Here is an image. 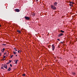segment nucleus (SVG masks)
I'll return each instance as SVG.
<instances>
[{"label":"nucleus","instance_id":"nucleus-33","mask_svg":"<svg viewBox=\"0 0 77 77\" xmlns=\"http://www.w3.org/2000/svg\"><path fill=\"white\" fill-rule=\"evenodd\" d=\"M16 56H17V55H16Z\"/></svg>","mask_w":77,"mask_h":77},{"label":"nucleus","instance_id":"nucleus-34","mask_svg":"<svg viewBox=\"0 0 77 77\" xmlns=\"http://www.w3.org/2000/svg\"><path fill=\"white\" fill-rule=\"evenodd\" d=\"M6 56H8V55H6Z\"/></svg>","mask_w":77,"mask_h":77},{"label":"nucleus","instance_id":"nucleus-25","mask_svg":"<svg viewBox=\"0 0 77 77\" xmlns=\"http://www.w3.org/2000/svg\"><path fill=\"white\" fill-rule=\"evenodd\" d=\"M10 66H11V67H12V64H10Z\"/></svg>","mask_w":77,"mask_h":77},{"label":"nucleus","instance_id":"nucleus-15","mask_svg":"<svg viewBox=\"0 0 77 77\" xmlns=\"http://www.w3.org/2000/svg\"><path fill=\"white\" fill-rule=\"evenodd\" d=\"M69 5L70 6H72V5L71 4H69Z\"/></svg>","mask_w":77,"mask_h":77},{"label":"nucleus","instance_id":"nucleus-18","mask_svg":"<svg viewBox=\"0 0 77 77\" xmlns=\"http://www.w3.org/2000/svg\"><path fill=\"white\" fill-rule=\"evenodd\" d=\"M9 63H10V62H8L7 63H6L7 65H8Z\"/></svg>","mask_w":77,"mask_h":77},{"label":"nucleus","instance_id":"nucleus-5","mask_svg":"<svg viewBox=\"0 0 77 77\" xmlns=\"http://www.w3.org/2000/svg\"><path fill=\"white\" fill-rule=\"evenodd\" d=\"M15 11L16 12H20V11L19 9H16L15 10Z\"/></svg>","mask_w":77,"mask_h":77},{"label":"nucleus","instance_id":"nucleus-32","mask_svg":"<svg viewBox=\"0 0 77 77\" xmlns=\"http://www.w3.org/2000/svg\"><path fill=\"white\" fill-rule=\"evenodd\" d=\"M4 54H5V55H6V54L5 53H4Z\"/></svg>","mask_w":77,"mask_h":77},{"label":"nucleus","instance_id":"nucleus-10","mask_svg":"<svg viewBox=\"0 0 77 77\" xmlns=\"http://www.w3.org/2000/svg\"><path fill=\"white\" fill-rule=\"evenodd\" d=\"M69 3H70V4H72V5H73L74 4V3L72 2H69Z\"/></svg>","mask_w":77,"mask_h":77},{"label":"nucleus","instance_id":"nucleus-3","mask_svg":"<svg viewBox=\"0 0 77 77\" xmlns=\"http://www.w3.org/2000/svg\"><path fill=\"white\" fill-rule=\"evenodd\" d=\"M25 18L26 20H30V17L27 16L25 17Z\"/></svg>","mask_w":77,"mask_h":77},{"label":"nucleus","instance_id":"nucleus-23","mask_svg":"<svg viewBox=\"0 0 77 77\" xmlns=\"http://www.w3.org/2000/svg\"><path fill=\"white\" fill-rule=\"evenodd\" d=\"M20 52H21V51H18V53H20Z\"/></svg>","mask_w":77,"mask_h":77},{"label":"nucleus","instance_id":"nucleus-17","mask_svg":"<svg viewBox=\"0 0 77 77\" xmlns=\"http://www.w3.org/2000/svg\"><path fill=\"white\" fill-rule=\"evenodd\" d=\"M14 49L15 50V51H17V49L15 48H14Z\"/></svg>","mask_w":77,"mask_h":77},{"label":"nucleus","instance_id":"nucleus-22","mask_svg":"<svg viewBox=\"0 0 77 77\" xmlns=\"http://www.w3.org/2000/svg\"><path fill=\"white\" fill-rule=\"evenodd\" d=\"M6 57V56H3V59H5V58Z\"/></svg>","mask_w":77,"mask_h":77},{"label":"nucleus","instance_id":"nucleus-29","mask_svg":"<svg viewBox=\"0 0 77 77\" xmlns=\"http://www.w3.org/2000/svg\"><path fill=\"white\" fill-rule=\"evenodd\" d=\"M4 67H1V69H3Z\"/></svg>","mask_w":77,"mask_h":77},{"label":"nucleus","instance_id":"nucleus-8","mask_svg":"<svg viewBox=\"0 0 77 77\" xmlns=\"http://www.w3.org/2000/svg\"><path fill=\"white\" fill-rule=\"evenodd\" d=\"M57 2H55L54 3V6H57Z\"/></svg>","mask_w":77,"mask_h":77},{"label":"nucleus","instance_id":"nucleus-26","mask_svg":"<svg viewBox=\"0 0 77 77\" xmlns=\"http://www.w3.org/2000/svg\"><path fill=\"white\" fill-rule=\"evenodd\" d=\"M9 62H10V63H11V62H12V60H9Z\"/></svg>","mask_w":77,"mask_h":77},{"label":"nucleus","instance_id":"nucleus-11","mask_svg":"<svg viewBox=\"0 0 77 77\" xmlns=\"http://www.w3.org/2000/svg\"><path fill=\"white\" fill-rule=\"evenodd\" d=\"M17 32H18V33H21V31L19 30H17Z\"/></svg>","mask_w":77,"mask_h":77},{"label":"nucleus","instance_id":"nucleus-16","mask_svg":"<svg viewBox=\"0 0 77 77\" xmlns=\"http://www.w3.org/2000/svg\"><path fill=\"white\" fill-rule=\"evenodd\" d=\"M72 74H73V75H75V73H72Z\"/></svg>","mask_w":77,"mask_h":77},{"label":"nucleus","instance_id":"nucleus-35","mask_svg":"<svg viewBox=\"0 0 77 77\" xmlns=\"http://www.w3.org/2000/svg\"><path fill=\"white\" fill-rule=\"evenodd\" d=\"M4 60H5V59H4Z\"/></svg>","mask_w":77,"mask_h":77},{"label":"nucleus","instance_id":"nucleus-24","mask_svg":"<svg viewBox=\"0 0 77 77\" xmlns=\"http://www.w3.org/2000/svg\"><path fill=\"white\" fill-rule=\"evenodd\" d=\"M57 40H58V41H60V39L58 38L57 39Z\"/></svg>","mask_w":77,"mask_h":77},{"label":"nucleus","instance_id":"nucleus-19","mask_svg":"<svg viewBox=\"0 0 77 77\" xmlns=\"http://www.w3.org/2000/svg\"><path fill=\"white\" fill-rule=\"evenodd\" d=\"M22 75L23 76H26V75H25V74H23Z\"/></svg>","mask_w":77,"mask_h":77},{"label":"nucleus","instance_id":"nucleus-20","mask_svg":"<svg viewBox=\"0 0 77 77\" xmlns=\"http://www.w3.org/2000/svg\"><path fill=\"white\" fill-rule=\"evenodd\" d=\"M13 53H14V54H16V52L14 51Z\"/></svg>","mask_w":77,"mask_h":77},{"label":"nucleus","instance_id":"nucleus-21","mask_svg":"<svg viewBox=\"0 0 77 77\" xmlns=\"http://www.w3.org/2000/svg\"><path fill=\"white\" fill-rule=\"evenodd\" d=\"M12 57H13V55H11V57H10V58H12Z\"/></svg>","mask_w":77,"mask_h":77},{"label":"nucleus","instance_id":"nucleus-28","mask_svg":"<svg viewBox=\"0 0 77 77\" xmlns=\"http://www.w3.org/2000/svg\"><path fill=\"white\" fill-rule=\"evenodd\" d=\"M36 2H38V0H35Z\"/></svg>","mask_w":77,"mask_h":77},{"label":"nucleus","instance_id":"nucleus-30","mask_svg":"<svg viewBox=\"0 0 77 77\" xmlns=\"http://www.w3.org/2000/svg\"><path fill=\"white\" fill-rule=\"evenodd\" d=\"M3 45H6V44H3Z\"/></svg>","mask_w":77,"mask_h":77},{"label":"nucleus","instance_id":"nucleus-2","mask_svg":"<svg viewBox=\"0 0 77 77\" xmlns=\"http://www.w3.org/2000/svg\"><path fill=\"white\" fill-rule=\"evenodd\" d=\"M52 48L53 51L54 50V48H55V46H54V44L52 45Z\"/></svg>","mask_w":77,"mask_h":77},{"label":"nucleus","instance_id":"nucleus-13","mask_svg":"<svg viewBox=\"0 0 77 77\" xmlns=\"http://www.w3.org/2000/svg\"><path fill=\"white\" fill-rule=\"evenodd\" d=\"M60 32H61V33H64V32H64V31H63L62 30H60Z\"/></svg>","mask_w":77,"mask_h":77},{"label":"nucleus","instance_id":"nucleus-7","mask_svg":"<svg viewBox=\"0 0 77 77\" xmlns=\"http://www.w3.org/2000/svg\"><path fill=\"white\" fill-rule=\"evenodd\" d=\"M4 66L5 68H6V69H7L8 68H7V65L6 64H5L4 65Z\"/></svg>","mask_w":77,"mask_h":77},{"label":"nucleus","instance_id":"nucleus-1","mask_svg":"<svg viewBox=\"0 0 77 77\" xmlns=\"http://www.w3.org/2000/svg\"><path fill=\"white\" fill-rule=\"evenodd\" d=\"M51 8L52 10H56V9L57 8L55 6L53 5H51Z\"/></svg>","mask_w":77,"mask_h":77},{"label":"nucleus","instance_id":"nucleus-6","mask_svg":"<svg viewBox=\"0 0 77 77\" xmlns=\"http://www.w3.org/2000/svg\"><path fill=\"white\" fill-rule=\"evenodd\" d=\"M31 14L32 15V17H35V13H31Z\"/></svg>","mask_w":77,"mask_h":77},{"label":"nucleus","instance_id":"nucleus-14","mask_svg":"<svg viewBox=\"0 0 77 77\" xmlns=\"http://www.w3.org/2000/svg\"><path fill=\"white\" fill-rule=\"evenodd\" d=\"M5 48H4L2 50V51H3V52H4V51H5Z\"/></svg>","mask_w":77,"mask_h":77},{"label":"nucleus","instance_id":"nucleus-12","mask_svg":"<svg viewBox=\"0 0 77 77\" xmlns=\"http://www.w3.org/2000/svg\"><path fill=\"white\" fill-rule=\"evenodd\" d=\"M18 62V60H17L15 62V63L16 64H17V62Z\"/></svg>","mask_w":77,"mask_h":77},{"label":"nucleus","instance_id":"nucleus-9","mask_svg":"<svg viewBox=\"0 0 77 77\" xmlns=\"http://www.w3.org/2000/svg\"><path fill=\"white\" fill-rule=\"evenodd\" d=\"M11 67H9L8 68V69L7 70L8 71H11Z\"/></svg>","mask_w":77,"mask_h":77},{"label":"nucleus","instance_id":"nucleus-31","mask_svg":"<svg viewBox=\"0 0 77 77\" xmlns=\"http://www.w3.org/2000/svg\"><path fill=\"white\" fill-rule=\"evenodd\" d=\"M1 26H2V25H0V27H1Z\"/></svg>","mask_w":77,"mask_h":77},{"label":"nucleus","instance_id":"nucleus-27","mask_svg":"<svg viewBox=\"0 0 77 77\" xmlns=\"http://www.w3.org/2000/svg\"><path fill=\"white\" fill-rule=\"evenodd\" d=\"M2 56V53H0V56Z\"/></svg>","mask_w":77,"mask_h":77},{"label":"nucleus","instance_id":"nucleus-4","mask_svg":"<svg viewBox=\"0 0 77 77\" xmlns=\"http://www.w3.org/2000/svg\"><path fill=\"white\" fill-rule=\"evenodd\" d=\"M63 35V33H61L59 34L58 36V37H60V36H62Z\"/></svg>","mask_w":77,"mask_h":77}]
</instances>
